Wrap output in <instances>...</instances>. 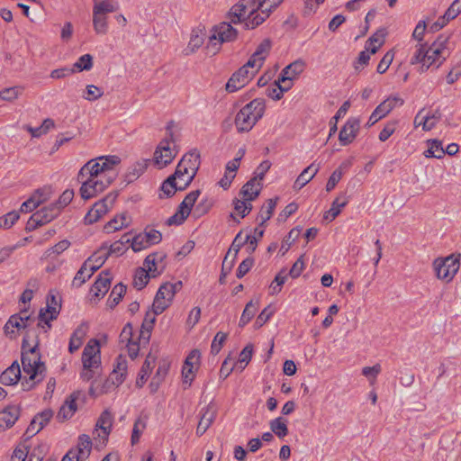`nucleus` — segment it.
<instances>
[{
	"label": "nucleus",
	"instance_id": "44",
	"mask_svg": "<svg viewBox=\"0 0 461 461\" xmlns=\"http://www.w3.org/2000/svg\"><path fill=\"white\" fill-rule=\"evenodd\" d=\"M428 144L429 149L423 153L426 158H443L445 155V150L442 147L441 141L438 140H428Z\"/></svg>",
	"mask_w": 461,
	"mask_h": 461
},
{
	"label": "nucleus",
	"instance_id": "39",
	"mask_svg": "<svg viewBox=\"0 0 461 461\" xmlns=\"http://www.w3.org/2000/svg\"><path fill=\"white\" fill-rule=\"evenodd\" d=\"M154 361H155V357H152L151 354L149 353L147 356V357L140 368V371L138 375V377L136 380L137 387L141 388L144 385V384L146 383V381L149 375L150 370L152 368V364L154 363Z\"/></svg>",
	"mask_w": 461,
	"mask_h": 461
},
{
	"label": "nucleus",
	"instance_id": "5",
	"mask_svg": "<svg viewBox=\"0 0 461 461\" xmlns=\"http://www.w3.org/2000/svg\"><path fill=\"white\" fill-rule=\"evenodd\" d=\"M173 125V122L167 123L166 130L168 136L159 142L154 152V162L158 168L169 165L176 155V152H174L170 148V143L175 141L172 131Z\"/></svg>",
	"mask_w": 461,
	"mask_h": 461
},
{
	"label": "nucleus",
	"instance_id": "36",
	"mask_svg": "<svg viewBox=\"0 0 461 461\" xmlns=\"http://www.w3.org/2000/svg\"><path fill=\"white\" fill-rule=\"evenodd\" d=\"M259 299L250 300L245 306L241 317L239 321L240 327L247 325L251 319L255 316L259 307Z\"/></svg>",
	"mask_w": 461,
	"mask_h": 461
},
{
	"label": "nucleus",
	"instance_id": "3",
	"mask_svg": "<svg viewBox=\"0 0 461 461\" xmlns=\"http://www.w3.org/2000/svg\"><path fill=\"white\" fill-rule=\"evenodd\" d=\"M266 110V101L255 98L243 106L236 114L234 124L239 133L250 131L256 123L263 117Z\"/></svg>",
	"mask_w": 461,
	"mask_h": 461
},
{
	"label": "nucleus",
	"instance_id": "58",
	"mask_svg": "<svg viewBox=\"0 0 461 461\" xmlns=\"http://www.w3.org/2000/svg\"><path fill=\"white\" fill-rule=\"evenodd\" d=\"M275 313V309L271 305L265 307L257 317L254 326L258 329L262 327Z\"/></svg>",
	"mask_w": 461,
	"mask_h": 461
},
{
	"label": "nucleus",
	"instance_id": "49",
	"mask_svg": "<svg viewBox=\"0 0 461 461\" xmlns=\"http://www.w3.org/2000/svg\"><path fill=\"white\" fill-rule=\"evenodd\" d=\"M350 107V103L349 101H346L343 103V104L339 108V110L337 111L336 114L330 119V133H329V137H331L332 135H334L338 130L337 128V123H338V121H340V118L343 117L348 108Z\"/></svg>",
	"mask_w": 461,
	"mask_h": 461
},
{
	"label": "nucleus",
	"instance_id": "4",
	"mask_svg": "<svg viewBox=\"0 0 461 461\" xmlns=\"http://www.w3.org/2000/svg\"><path fill=\"white\" fill-rule=\"evenodd\" d=\"M121 162L118 156H104L95 159H91L86 162L79 170L77 179L85 177L95 178L97 180L104 179V177L113 176L115 174L111 175L113 167Z\"/></svg>",
	"mask_w": 461,
	"mask_h": 461
},
{
	"label": "nucleus",
	"instance_id": "63",
	"mask_svg": "<svg viewBox=\"0 0 461 461\" xmlns=\"http://www.w3.org/2000/svg\"><path fill=\"white\" fill-rule=\"evenodd\" d=\"M52 416L53 411L50 409H47L35 415L33 420L39 425V429H42L43 427L50 420Z\"/></svg>",
	"mask_w": 461,
	"mask_h": 461
},
{
	"label": "nucleus",
	"instance_id": "40",
	"mask_svg": "<svg viewBox=\"0 0 461 461\" xmlns=\"http://www.w3.org/2000/svg\"><path fill=\"white\" fill-rule=\"evenodd\" d=\"M293 84L288 83L287 85H285L283 83H279V78L275 81L274 85L272 86H269L267 89V95L273 100H280L285 92H287L291 87Z\"/></svg>",
	"mask_w": 461,
	"mask_h": 461
},
{
	"label": "nucleus",
	"instance_id": "25",
	"mask_svg": "<svg viewBox=\"0 0 461 461\" xmlns=\"http://www.w3.org/2000/svg\"><path fill=\"white\" fill-rule=\"evenodd\" d=\"M213 32L217 34L220 42L233 41L238 36V31L230 23L225 22L214 26Z\"/></svg>",
	"mask_w": 461,
	"mask_h": 461
},
{
	"label": "nucleus",
	"instance_id": "60",
	"mask_svg": "<svg viewBox=\"0 0 461 461\" xmlns=\"http://www.w3.org/2000/svg\"><path fill=\"white\" fill-rule=\"evenodd\" d=\"M20 218L19 212L13 211L0 218V228H11Z\"/></svg>",
	"mask_w": 461,
	"mask_h": 461
},
{
	"label": "nucleus",
	"instance_id": "26",
	"mask_svg": "<svg viewBox=\"0 0 461 461\" xmlns=\"http://www.w3.org/2000/svg\"><path fill=\"white\" fill-rule=\"evenodd\" d=\"M59 213L60 207L58 206L57 203H50V205L38 210L33 214L41 225H45L54 220Z\"/></svg>",
	"mask_w": 461,
	"mask_h": 461
},
{
	"label": "nucleus",
	"instance_id": "45",
	"mask_svg": "<svg viewBox=\"0 0 461 461\" xmlns=\"http://www.w3.org/2000/svg\"><path fill=\"white\" fill-rule=\"evenodd\" d=\"M93 26L97 34H106L108 31L107 17L93 10Z\"/></svg>",
	"mask_w": 461,
	"mask_h": 461
},
{
	"label": "nucleus",
	"instance_id": "55",
	"mask_svg": "<svg viewBox=\"0 0 461 461\" xmlns=\"http://www.w3.org/2000/svg\"><path fill=\"white\" fill-rule=\"evenodd\" d=\"M72 68L75 69V72L90 70L93 68V57L90 54L82 55Z\"/></svg>",
	"mask_w": 461,
	"mask_h": 461
},
{
	"label": "nucleus",
	"instance_id": "7",
	"mask_svg": "<svg viewBox=\"0 0 461 461\" xmlns=\"http://www.w3.org/2000/svg\"><path fill=\"white\" fill-rule=\"evenodd\" d=\"M81 183L79 189L80 195L84 200L91 199L102 193L107 188L113 181V176L104 177V179H95L90 177H85L83 179H77Z\"/></svg>",
	"mask_w": 461,
	"mask_h": 461
},
{
	"label": "nucleus",
	"instance_id": "28",
	"mask_svg": "<svg viewBox=\"0 0 461 461\" xmlns=\"http://www.w3.org/2000/svg\"><path fill=\"white\" fill-rule=\"evenodd\" d=\"M158 314H155V312L148 311L145 314L143 322L141 324V330L140 334L139 337L140 342L142 343H149L150 339V334L153 330L155 321H156V316Z\"/></svg>",
	"mask_w": 461,
	"mask_h": 461
},
{
	"label": "nucleus",
	"instance_id": "59",
	"mask_svg": "<svg viewBox=\"0 0 461 461\" xmlns=\"http://www.w3.org/2000/svg\"><path fill=\"white\" fill-rule=\"evenodd\" d=\"M21 322L22 319L20 317H17L16 315L10 316V318L8 319L7 322L5 324L4 327L5 333L6 335H10L11 337L13 335H15L14 328L21 330Z\"/></svg>",
	"mask_w": 461,
	"mask_h": 461
},
{
	"label": "nucleus",
	"instance_id": "51",
	"mask_svg": "<svg viewBox=\"0 0 461 461\" xmlns=\"http://www.w3.org/2000/svg\"><path fill=\"white\" fill-rule=\"evenodd\" d=\"M253 354V345L248 344L240 352L239 356V360L236 364V366L242 371L251 360Z\"/></svg>",
	"mask_w": 461,
	"mask_h": 461
},
{
	"label": "nucleus",
	"instance_id": "43",
	"mask_svg": "<svg viewBox=\"0 0 461 461\" xmlns=\"http://www.w3.org/2000/svg\"><path fill=\"white\" fill-rule=\"evenodd\" d=\"M277 197L275 199H268L267 201V203L261 207L260 212L258 213V218L260 219V226H263L265 222L272 217V214L277 203Z\"/></svg>",
	"mask_w": 461,
	"mask_h": 461
},
{
	"label": "nucleus",
	"instance_id": "38",
	"mask_svg": "<svg viewBox=\"0 0 461 461\" xmlns=\"http://www.w3.org/2000/svg\"><path fill=\"white\" fill-rule=\"evenodd\" d=\"M127 287L122 283H119L113 286L112 292L107 300V306L110 309H113L122 301V297L126 293Z\"/></svg>",
	"mask_w": 461,
	"mask_h": 461
},
{
	"label": "nucleus",
	"instance_id": "1",
	"mask_svg": "<svg viewBox=\"0 0 461 461\" xmlns=\"http://www.w3.org/2000/svg\"><path fill=\"white\" fill-rule=\"evenodd\" d=\"M449 36L440 34L430 46L427 43L417 44V50L411 59V64H420V73L427 71L429 68H438L450 55L447 49Z\"/></svg>",
	"mask_w": 461,
	"mask_h": 461
},
{
	"label": "nucleus",
	"instance_id": "14",
	"mask_svg": "<svg viewBox=\"0 0 461 461\" xmlns=\"http://www.w3.org/2000/svg\"><path fill=\"white\" fill-rule=\"evenodd\" d=\"M60 303L54 294L47 297V306L41 308L39 312V321L45 322L48 328H51L50 321L56 320L60 311Z\"/></svg>",
	"mask_w": 461,
	"mask_h": 461
},
{
	"label": "nucleus",
	"instance_id": "22",
	"mask_svg": "<svg viewBox=\"0 0 461 461\" xmlns=\"http://www.w3.org/2000/svg\"><path fill=\"white\" fill-rule=\"evenodd\" d=\"M156 257H159V262L163 263L167 258V254L164 252L150 253L146 257L143 262V265L145 267L144 268H146L148 273L150 274L152 277H156L158 275H160L166 267V265H162L160 266V269H158V267L156 262Z\"/></svg>",
	"mask_w": 461,
	"mask_h": 461
},
{
	"label": "nucleus",
	"instance_id": "16",
	"mask_svg": "<svg viewBox=\"0 0 461 461\" xmlns=\"http://www.w3.org/2000/svg\"><path fill=\"white\" fill-rule=\"evenodd\" d=\"M360 119L350 117L348 119L339 134V140L342 146H347L353 142L360 129Z\"/></svg>",
	"mask_w": 461,
	"mask_h": 461
},
{
	"label": "nucleus",
	"instance_id": "37",
	"mask_svg": "<svg viewBox=\"0 0 461 461\" xmlns=\"http://www.w3.org/2000/svg\"><path fill=\"white\" fill-rule=\"evenodd\" d=\"M348 203V198L341 194L338 196L331 203L330 209L325 212L324 219L329 221H333L341 212V209L344 208Z\"/></svg>",
	"mask_w": 461,
	"mask_h": 461
},
{
	"label": "nucleus",
	"instance_id": "15",
	"mask_svg": "<svg viewBox=\"0 0 461 461\" xmlns=\"http://www.w3.org/2000/svg\"><path fill=\"white\" fill-rule=\"evenodd\" d=\"M271 47L272 42L269 39L263 40L247 61V67H250L251 69L256 68V71H258L269 55Z\"/></svg>",
	"mask_w": 461,
	"mask_h": 461
},
{
	"label": "nucleus",
	"instance_id": "57",
	"mask_svg": "<svg viewBox=\"0 0 461 461\" xmlns=\"http://www.w3.org/2000/svg\"><path fill=\"white\" fill-rule=\"evenodd\" d=\"M23 92V87L21 86H13L7 87L0 91V98L5 101H14Z\"/></svg>",
	"mask_w": 461,
	"mask_h": 461
},
{
	"label": "nucleus",
	"instance_id": "8",
	"mask_svg": "<svg viewBox=\"0 0 461 461\" xmlns=\"http://www.w3.org/2000/svg\"><path fill=\"white\" fill-rule=\"evenodd\" d=\"M433 267L438 279L450 282L459 269V258L451 255L444 259L437 258L433 262Z\"/></svg>",
	"mask_w": 461,
	"mask_h": 461
},
{
	"label": "nucleus",
	"instance_id": "21",
	"mask_svg": "<svg viewBox=\"0 0 461 461\" xmlns=\"http://www.w3.org/2000/svg\"><path fill=\"white\" fill-rule=\"evenodd\" d=\"M20 416V408L9 405L0 411V431L14 426Z\"/></svg>",
	"mask_w": 461,
	"mask_h": 461
},
{
	"label": "nucleus",
	"instance_id": "42",
	"mask_svg": "<svg viewBox=\"0 0 461 461\" xmlns=\"http://www.w3.org/2000/svg\"><path fill=\"white\" fill-rule=\"evenodd\" d=\"M255 178L249 180L240 189V195L242 199L251 202L254 201L260 193V188H255Z\"/></svg>",
	"mask_w": 461,
	"mask_h": 461
},
{
	"label": "nucleus",
	"instance_id": "62",
	"mask_svg": "<svg viewBox=\"0 0 461 461\" xmlns=\"http://www.w3.org/2000/svg\"><path fill=\"white\" fill-rule=\"evenodd\" d=\"M393 57H394V55L392 50L387 51L377 65V68H376L377 73H379V74L385 73L386 70L389 68V67L393 59Z\"/></svg>",
	"mask_w": 461,
	"mask_h": 461
},
{
	"label": "nucleus",
	"instance_id": "20",
	"mask_svg": "<svg viewBox=\"0 0 461 461\" xmlns=\"http://www.w3.org/2000/svg\"><path fill=\"white\" fill-rule=\"evenodd\" d=\"M112 424V413L108 410L104 411L101 413L95 424L96 430H101V432L98 433V437L100 438V442L102 444H104L108 440V436L111 431Z\"/></svg>",
	"mask_w": 461,
	"mask_h": 461
},
{
	"label": "nucleus",
	"instance_id": "64",
	"mask_svg": "<svg viewBox=\"0 0 461 461\" xmlns=\"http://www.w3.org/2000/svg\"><path fill=\"white\" fill-rule=\"evenodd\" d=\"M221 43L222 42H220L217 34L215 32H213L209 37V41H208V44L206 46L207 53L212 55V56H214L220 50Z\"/></svg>",
	"mask_w": 461,
	"mask_h": 461
},
{
	"label": "nucleus",
	"instance_id": "61",
	"mask_svg": "<svg viewBox=\"0 0 461 461\" xmlns=\"http://www.w3.org/2000/svg\"><path fill=\"white\" fill-rule=\"evenodd\" d=\"M226 339V333H223L221 331L217 332L211 345V353L213 355H217L221 351Z\"/></svg>",
	"mask_w": 461,
	"mask_h": 461
},
{
	"label": "nucleus",
	"instance_id": "24",
	"mask_svg": "<svg viewBox=\"0 0 461 461\" xmlns=\"http://www.w3.org/2000/svg\"><path fill=\"white\" fill-rule=\"evenodd\" d=\"M92 441L88 435L82 434L78 438L77 445L70 450L74 453L76 461H84L89 457Z\"/></svg>",
	"mask_w": 461,
	"mask_h": 461
},
{
	"label": "nucleus",
	"instance_id": "30",
	"mask_svg": "<svg viewBox=\"0 0 461 461\" xmlns=\"http://www.w3.org/2000/svg\"><path fill=\"white\" fill-rule=\"evenodd\" d=\"M127 374V361L122 356L116 359V366L113 368L110 379L113 384L120 385L122 384Z\"/></svg>",
	"mask_w": 461,
	"mask_h": 461
},
{
	"label": "nucleus",
	"instance_id": "6",
	"mask_svg": "<svg viewBox=\"0 0 461 461\" xmlns=\"http://www.w3.org/2000/svg\"><path fill=\"white\" fill-rule=\"evenodd\" d=\"M117 196V192H111L103 199L95 203L84 218L85 224L89 225L98 221L113 207Z\"/></svg>",
	"mask_w": 461,
	"mask_h": 461
},
{
	"label": "nucleus",
	"instance_id": "27",
	"mask_svg": "<svg viewBox=\"0 0 461 461\" xmlns=\"http://www.w3.org/2000/svg\"><path fill=\"white\" fill-rule=\"evenodd\" d=\"M21 378V369L17 361L7 367L0 375V383L4 385H14Z\"/></svg>",
	"mask_w": 461,
	"mask_h": 461
},
{
	"label": "nucleus",
	"instance_id": "11",
	"mask_svg": "<svg viewBox=\"0 0 461 461\" xmlns=\"http://www.w3.org/2000/svg\"><path fill=\"white\" fill-rule=\"evenodd\" d=\"M259 8H262V5L256 0H240L230 11V23H239L245 17L253 15Z\"/></svg>",
	"mask_w": 461,
	"mask_h": 461
},
{
	"label": "nucleus",
	"instance_id": "52",
	"mask_svg": "<svg viewBox=\"0 0 461 461\" xmlns=\"http://www.w3.org/2000/svg\"><path fill=\"white\" fill-rule=\"evenodd\" d=\"M242 233L243 231L240 230L239 231V233L235 236L231 245H230V248L229 249V251L227 252L226 255H229V257L230 256L231 252H233V255H232V258L233 259H236L237 258V255L239 253V251L240 250V249L245 245L247 244V241L249 240V238H242Z\"/></svg>",
	"mask_w": 461,
	"mask_h": 461
},
{
	"label": "nucleus",
	"instance_id": "56",
	"mask_svg": "<svg viewBox=\"0 0 461 461\" xmlns=\"http://www.w3.org/2000/svg\"><path fill=\"white\" fill-rule=\"evenodd\" d=\"M424 112V109H421L415 116L414 118V126L415 127H418V126H422V130L423 131H430L431 129L434 128V124L433 123H429V121H430V116L429 114H425V115H422Z\"/></svg>",
	"mask_w": 461,
	"mask_h": 461
},
{
	"label": "nucleus",
	"instance_id": "34",
	"mask_svg": "<svg viewBox=\"0 0 461 461\" xmlns=\"http://www.w3.org/2000/svg\"><path fill=\"white\" fill-rule=\"evenodd\" d=\"M147 167L148 160L146 159L136 162L128 168V171L124 176V180L127 182V184L132 183L144 173Z\"/></svg>",
	"mask_w": 461,
	"mask_h": 461
},
{
	"label": "nucleus",
	"instance_id": "29",
	"mask_svg": "<svg viewBox=\"0 0 461 461\" xmlns=\"http://www.w3.org/2000/svg\"><path fill=\"white\" fill-rule=\"evenodd\" d=\"M320 170V165H316L315 163H312L309 167L303 170V172L296 178L294 188L300 190L303 188L307 183H309L318 173Z\"/></svg>",
	"mask_w": 461,
	"mask_h": 461
},
{
	"label": "nucleus",
	"instance_id": "9",
	"mask_svg": "<svg viewBox=\"0 0 461 461\" xmlns=\"http://www.w3.org/2000/svg\"><path fill=\"white\" fill-rule=\"evenodd\" d=\"M161 240V232L148 226L142 232L132 237L131 249L134 252H140L152 245L160 243Z\"/></svg>",
	"mask_w": 461,
	"mask_h": 461
},
{
	"label": "nucleus",
	"instance_id": "31",
	"mask_svg": "<svg viewBox=\"0 0 461 461\" xmlns=\"http://www.w3.org/2000/svg\"><path fill=\"white\" fill-rule=\"evenodd\" d=\"M271 9L268 7L259 8L253 15L247 16L245 26L247 29H255L262 24L265 20L269 16Z\"/></svg>",
	"mask_w": 461,
	"mask_h": 461
},
{
	"label": "nucleus",
	"instance_id": "35",
	"mask_svg": "<svg viewBox=\"0 0 461 461\" xmlns=\"http://www.w3.org/2000/svg\"><path fill=\"white\" fill-rule=\"evenodd\" d=\"M201 192L200 190H194L190 192L178 205L179 213L184 215L183 218H187L191 212V210L199 197Z\"/></svg>",
	"mask_w": 461,
	"mask_h": 461
},
{
	"label": "nucleus",
	"instance_id": "53",
	"mask_svg": "<svg viewBox=\"0 0 461 461\" xmlns=\"http://www.w3.org/2000/svg\"><path fill=\"white\" fill-rule=\"evenodd\" d=\"M127 217L125 215H121L120 217H114L111 221H109L104 227L105 232L111 233L115 230H121L123 226H126Z\"/></svg>",
	"mask_w": 461,
	"mask_h": 461
},
{
	"label": "nucleus",
	"instance_id": "47",
	"mask_svg": "<svg viewBox=\"0 0 461 461\" xmlns=\"http://www.w3.org/2000/svg\"><path fill=\"white\" fill-rule=\"evenodd\" d=\"M150 276L151 275L148 273L146 268L138 267L133 278V286L138 290L143 289L148 285Z\"/></svg>",
	"mask_w": 461,
	"mask_h": 461
},
{
	"label": "nucleus",
	"instance_id": "46",
	"mask_svg": "<svg viewBox=\"0 0 461 461\" xmlns=\"http://www.w3.org/2000/svg\"><path fill=\"white\" fill-rule=\"evenodd\" d=\"M286 420L282 417L276 418L270 421V429L278 438H284L288 434Z\"/></svg>",
	"mask_w": 461,
	"mask_h": 461
},
{
	"label": "nucleus",
	"instance_id": "33",
	"mask_svg": "<svg viewBox=\"0 0 461 461\" xmlns=\"http://www.w3.org/2000/svg\"><path fill=\"white\" fill-rule=\"evenodd\" d=\"M50 447L44 442H36L29 445V460L28 461H43Z\"/></svg>",
	"mask_w": 461,
	"mask_h": 461
},
{
	"label": "nucleus",
	"instance_id": "2",
	"mask_svg": "<svg viewBox=\"0 0 461 461\" xmlns=\"http://www.w3.org/2000/svg\"><path fill=\"white\" fill-rule=\"evenodd\" d=\"M29 331H27L22 342V366L23 372L31 375V379H36L39 375H41L46 367L44 363L41 361L38 336H35L32 346L29 342Z\"/></svg>",
	"mask_w": 461,
	"mask_h": 461
},
{
	"label": "nucleus",
	"instance_id": "12",
	"mask_svg": "<svg viewBox=\"0 0 461 461\" xmlns=\"http://www.w3.org/2000/svg\"><path fill=\"white\" fill-rule=\"evenodd\" d=\"M250 67H247V63L240 68L232 74L226 84V90L229 93H234L244 87L258 72L256 68L249 70Z\"/></svg>",
	"mask_w": 461,
	"mask_h": 461
},
{
	"label": "nucleus",
	"instance_id": "18",
	"mask_svg": "<svg viewBox=\"0 0 461 461\" xmlns=\"http://www.w3.org/2000/svg\"><path fill=\"white\" fill-rule=\"evenodd\" d=\"M112 280L110 270L102 271L93 284L90 293L96 298L103 297L108 292Z\"/></svg>",
	"mask_w": 461,
	"mask_h": 461
},
{
	"label": "nucleus",
	"instance_id": "48",
	"mask_svg": "<svg viewBox=\"0 0 461 461\" xmlns=\"http://www.w3.org/2000/svg\"><path fill=\"white\" fill-rule=\"evenodd\" d=\"M264 232H265V230L262 229L261 226L259 225V227H256L254 229V235H250V234L246 235L245 238H249V240L247 241V244H248L247 251L249 254H252L253 252H255V250L257 249L258 241L262 239Z\"/></svg>",
	"mask_w": 461,
	"mask_h": 461
},
{
	"label": "nucleus",
	"instance_id": "50",
	"mask_svg": "<svg viewBox=\"0 0 461 461\" xmlns=\"http://www.w3.org/2000/svg\"><path fill=\"white\" fill-rule=\"evenodd\" d=\"M232 204L235 212L240 216V218H245L253 208L251 203L244 199L240 200L239 198H234L232 200Z\"/></svg>",
	"mask_w": 461,
	"mask_h": 461
},
{
	"label": "nucleus",
	"instance_id": "32",
	"mask_svg": "<svg viewBox=\"0 0 461 461\" xmlns=\"http://www.w3.org/2000/svg\"><path fill=\"white\" fill-rule=\"evenodd\" d=\"M404 103L403 99L399 96H390L375 109L384 118L386 116L393 108L401 106Z\"/></svg>",
	"mask_w": 461,
	"mask_h": 461
},
{
	"label": "nucleus",
	"instance_id": "54",
	"mask_svg": "<svg viewBox=\"0 0 461 461\" xmlns=\"http://www.w3.org/2000/svg\"><path fill=\"white\" fill-rule=\"evenodd\" d=\"M119 8L118 4L113 3V0H104L94 5L93 10L105 15V14L117 11Z\"/></svg>",
	"mask_w": 461,
	"mask_h": 461
},
{
	"label": "nucleus",
	"instance_id": "10",
	"mask_svg": "<svg viewBox=\"0 0 461 461\" xmlns=\"http://www.w3.org/2000/svg\"><path fill=\"white\" fill-rule=\"evenodd\" d=\"M99 347V341L95 339H92L88 341L83 350V366L86 370H87L85 374L82 375V376L85 378L90 379L92 377V375L90 374L91 369L97 367L98 364L100 363V357L97 356V354L100 353Z\"/></svg>",
	"mask_w": 461,
	"mask_h": 461
},
{
	"label": "nucleus",
	"instance_id": "19",
	"mask_svg": "<svg viewBox=\"0 0 461 461\" xmlns=\"http://www.w3.org/2000/svg\"><path fill=\"white\" fill-rule=\"evenodd\" d=\"M304 67V62L300 59L287 65L283 68L278 77L279 83H283L285 85L291 83L293 79L296 78L301 73H303Z\"/></svg>",
	"mask_w": 461,
	"mask_h": 461
},
{
	"label": "nucleus",
	"instance_id": "23",
	"mask_svg": "<svg viewBox=\"0 0 461 461\" xmlns=\"http://www.w3.org/2000/svg\"><path fill=\"white\" fill-rule=\"evenodd\" d=\"M205 30L204 28H194L192 30L191 36L187 46L184 49L183 53L189 56L194 53L204 42Z\"/></svg>",
	"mask_w": 461,
	"mask_h": 461
},
{
	"label": "nucleus",
	"instance_id": "17",
	"mask_svg": "<svg viewBox=\"0 0 461 461\" xmlns=\"http://www.w3.org/2000/svg\"><path fill=\"white\" fill-rule=\"evenodd\" d=\"M217 406L213 402H210L201 411V418L196 428L198 436L203 435L210 426L213 423L217 415Z\"/></svg>",
	"mask_w": 461,
	"mask_h": 461
},
{
	"label": "nucleus",
	"instance_id": "13",
	"mask_svg": "<svg viewBox=\"0 0 461 461\" xmlns=\"http://www.w3.org/2000/svg\"><path fill=\"white\" fill-rule=\"evenodd\" d=\"M178 163L185 166V167H187L191 171L190 176L187 177L183 186L179 188L180 191H184L192 183L199 169L200 153L197 149H193L185 153Z\"/></svg>",
	"mask_w": 461,
	"mask_h": 461
},
{
	"label": "nucleus",
	"instance_id": "41",
	"mask_svg": "<svg viewBox=\"0 0 461 461\" xmlns=\"http://www.w3.org/2000/svg\"><path fill=\"white\" fill-rule=\"evenodd\" d=\"M108 244L103 243L102 246L91 255L85 262L89 265L94 263L100 267L104 264L106 259L109 258V252H107Z\"/></svg>",
	"mask_w": 461,
	"mask_h": 461
}]
</instances>
